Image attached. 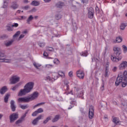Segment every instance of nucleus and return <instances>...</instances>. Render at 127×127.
I'll return each instance as SVG.
<instances>
[{
  "mask_svg": "<svg viewBox=\"0 0 127 127\" xmlns=\"http://www.w3.org/2000/svg\"><path fill=\"white\" fill-rule=\"evenodd\" d=\"M122 83V86L123 88L127 86V71H125L124 73L120 72L115 82V85L119 86Z\"/></svg>",
  "mask_w": 127,
  "mask_h": 127,
  "instance_id": "1",
  "label": "nucleus"
},
{
  "mask_svg": "<svg viewBox=\"0 0 127 127\" xmlns=\"http://www.w3.org/2000/svg\"><path fill=\"white\" fill-rule=\"evenodd\" d=\"M34 86V83L32 82H28L24 87V89H22L20 90L18 94L19 97H22V96H25L26 94L30 93L33 87Z\"/></svg>",
  "mask_w": 127,
  "mask_h": 127,
  "instance_id": "2",
  "label": "nucleus"
},
{
  "mask_svg": "<svg viewBox=\"0 0 127 127\" xmlns=\"http://www.w3.org/2000/svg\"><path fill=\"white\" fill-rule=\"evenodd\" d=\"M0 60L2 63H10L11 59L10 58H7L5 55V52L3 50H0Z\"/></svg>",
  "mask_w": 127,
  "mask_h": 127,
  "instance_id": "3",
  "label": "nucleus"
},
{
  "mask_svg": "<svg viewBox=\"0 0 127 127\" xmlns=\"http://www.w3.org/2000/svg\"><path fill=\"white\" fill-rule=\"evenodd\" d=\"M122 52H114V56H111V60L113 62H118L122 60Z\"/></svg>",
  "mask_w": 127,
  "mask_h": 127,
  "instance_id": "4",
  "label": "nucleus"
},
{
  "mask_svg": "<svg viewBox=\"0 0 127 127\" xmlns=\"http://www.w3.org/2000/svg\"><path fill=\"white\" fill-rule=\"evenodd\" d=\"M29 112V110H26V112H25V114H24L19 120L16 121L15 122L16 125H18V124H21L22 122H24L25 121V118L26 117V115L28 114Z\"/></svg>",
  "mask_w": 127,
  "mask_h": 127,
  "instance_id": "5",
  "label": "nucleus"
},
{
  "mask_svg": "<svg viewBox=\"0 0 127 127\" xmlns=\"http://www.w3.org/2000/svg\"><path fill=\"white\" fill-rule=\"evenodd\" d=\"M19 80H20V77L16 75H14L12 76L10 79V84L11 85H14V84L18 83V82H19Z\"/></svg>",
  "mask_w": 127,
  "mask_h": 127,
  "instance_id": "6",
  "label": "nucleus"
},
{
  "mask_svg": "<svg viewBox=\"0 0 127 127\" xmlns=\"http://www.w3.org/2000/svg\"><path fill=\"white\" fill-rule=\"evenodd\" d=\"M18 119V113H13L9 116V120L10 124L13 123L15 122L16 120Z\"/></svg>",
  "mask_w": 127,
  "mask_h": 127,
  "instance_id": "7",
  "label": "nucleus"
},
{
  "mask_svg": "<svg viewBox=\"0 0 127 127\" xmlns=\"http://www.w3.org/2000/svg\"><path fill=\"white\" fill-rule=\"evenodd\" d=\"M76 75L77 77L81 80H83V79H84V77H85V73H84V71L81 69H79L76 71Z\"/></svg>",
  "mask_w": 127,
  "mask_h": 127,
  "instance_id": "8",
  "label": "nucleus"
},
{
  "mask_svg": "<svg viewBox=\"0 0 127 127\" xmlns=\"http://www.w3.org/2000/svg\"><path fill=\"white\" fill-rule=\"evenodd\" d=\"M39 93L38 92L35 91L33 94L31 95V97H28L29 98V101L30 102L31 101H33V100H35V99H37L38 98Z\"/></svg>",
  "mask_w": 127,
  "mask_h": 127,
  "instance_id": "9",
  "label": "nucleus"
},
{
  "mask_svg": "<svg viewBox=\"0 0 127 127\" xmlns=\"http://www.w3.org/2000/svg\"><path fill=\"white\" fill-rule=\"evenodd\" d=\"M28 97H20L18 99V103H29Z\"/></svg>",
  "mask_w": 127,
  "mask_h": 127,
  "instance_id": "10",
  "label": "nucleus"
},
{
  "mask_svg": "<svg viewBox=\"0 0 127 127\" xmlns=\"http://www.w3.org/2000/svg\"><path fill=\"white\" fill-rule=\"evenodd\" d=\"M88 116L89 119H93L94 118V107L90 106L89 110Z\"/></svg>",
  "mask_w": 127,
  "mask_h": 127,
  "instance_id": "11",
  "label": "nucleus"
},
{
  "mask_svg": "<svg viewBox=\"0 0 127 127\" xmlns=\"http://www.w3.org/2000/svg\"><path fill=\"white\" fill-rule=\"evenodd\" d=\"M127 62L126 61H123L122 63L119 65V69L120 70H123V69H125V68H127Z\"/></svg>",
  "mask_w": 127,
  "mask_h": 127,
  "instance_id": "12",
  "label": "nucleus"
},
{
  "mask_svg": "<svg viewBox=\"0 0 127 127\" xmlns=\"http://www.w3.org/2000/svg\"><path fill=\"white\" fill-rule=\"evenodd\" d=\"M88 16L89 18H93L94 17V9L92 8L88 10Z\"/></svg>",
  "mask_w": 127,
  "mask_h": 127,
  "instance_id": "13",
  "label": "nucleus"
},
{
  "mask_svg": "<svg viewBox=\"0 0 127 127\" xmlns=\"http://www.w3.org/2000/svg\"><path fill=\"white\" fill-rule=\"evenodd\" d=\"M15 102L13 100H11L10 101V108L12 112H15V109H16V106L14 104Z\"/></svg>",
  "mask_w": 127,
  "mask_h": 127,
  "instance_id": "14",
  "label": "nucleus"
},
{
  "mask_svg": "<svg viewBox=\"0 0 127 127\" xmlns=\"http://www.w3.org/2000/svg\"><path fill=\"white\" fill-rule=\"evenodd\" d=\"M7 91V86H3L2 88L0 89V94L1 95H3Z\"/></svg>",
  "mask_w": 127,
  "mask_h": 127,
  "instance_id": "15",
  "label": "nucleus"
},
{
  "mask_svg": "<svg viewBox=\"0 0 127 127\" xmlns=\"http://www.w3.org/2000/svg\"><path fill=\"white\" fill-rule=\"evenodd\" d=\"M123 41V38L121 36L116 38V40H113V43H121Z\"/></svg>",
  "mask_w": 127,
  "mask_h": 127,
  "instance_id": "16",
  "label": "nucleus"
},
{
  "mask_svg": "<svg viewBox=\"0 0 127 127\" xmlns=\"http://www.w3.org/2000/svg\"><path fill=\"white\" fill-rule=\"evenodd\" d=\"M19 5L17 4L16 2H13L12 3V4L10 6V8H12V9H16V8H18Z\"/></svg>",
  "mask_w": 127,
  "mask_h": 127,
  "instance_id": "17",
  "label": "nucleus"
},
{
  "mask_svg": "<svg viewBox=\"0 0 127 127\" xmlns=\"http://www.w3.org/2000/svg\"><path fill=\"white\" fill-rule=\"evenodd\" d=\"M114 52H122V49L121 47L118 46H115L113 47Z\"/></svg>",
  "mask_w": 127,
  "mask_h": 127,
  "instance_id": "18",
  "label": "nucleus"
},
{
  "mask_svg": "<svg viewBox=\"0 0 127 127\" xmlns=\"http://www.w3.org/2000/svg\"><path fill=\"white\" fill-rule=\"evenodd\" d=\"M59 119H60V115H56L52 120V123H56V122H58L59 121Z\"/></svg>",
  "mask_w": 127,
  "mask_h": 127,
  "instance_id": "19",
  "label": "nucleus"
},
{
  "mask_svg": "<svg viewBox=\"0 0 127 127\" xmlns=\"http://www.w3.org/2000/svg\"><path fill=\"white\" fill-rule=\"evenodd\" d=\"M21 85V83H17L14 87L11 88V90H12V91H15V90H17V89H18V87H20Z\"/></svg>",
  "mask_w": 127,
  "mask_h": 127,
  "instance_id": "20",
  "label": "nucleus"
},
{
  "mask_svg": "<svg viewBox=\"0 0 127 127\" xmlns=\"http://www.w3.org/2000/svg\"><path fill=\"white\" fill-rule=\"evenodd\" d=\"M127 26V23H122L120 25V29H121V30H125Z\"/></svg>",
  "mask_w": 127,
  "mask_h": 127,
  "instance_id": "21",
  "label": "nucleus"
},
{
  "mask_svg": "<svg viewBox=\"0 0 127 127\" xmlns=\"http://www.w3.org/2000/svg\"><path fill=\"white\" fill-rule=\"evenodd\" d=\"M10 96V94L7 93L5 94L4 98V103H7L8 102V99L9 97Z\"/></svg>",
  "mask_w": 127,
  "mask_h": 127,
  "instance_id": "22",
  "label": "nucleus"
},
{
  "mask_svg": "<svg viewBox=\"0 0 127 127\" xmlns=\"http://www.w3.org/2000/svg\"><path fill=\"white\" fill-rule=\"evenodd\" d=\"M40 4V3L39 1H36V0H33L31 3V5H33L34 6H37Z\"/></svg>",
  "mask_w": 127,
  "mask_h": 127,
  "instance_id": "23",
  "label": "nucleus"
},
{
  "mask_svg": "<svg viewBox=\"0 0 127 127\" xmlns=\"http://www.w3.org/2000/svg\"><path fill=\"white\" fill-rule=\"evenodd\" d=\"M57 73L59 77H61L62 78L65 77V73L63 71H59Z\"/></svg>",
  "mask_w": 127,
  "mask_h": 127,
  "instance_id": "24",
  "label": "nucleus"
},
{
  "mask_svg": "<svg viewBox=\"0 0 127 127\" xmlns=\"http://www.w3.org/2000/svg\"><path fill=\"white\" fill-rule=\"evenodd\" d=\"M64 5V3L62 2H59L56 4V7H59L60 8H61L62 6Z\"/></svg>",
  "mask_w": 127,
  "mask_h": 127,
  "instance_id": "25",
  "label": "nucleus"
},
{
  "mask_svg": "<svg viewBox=\"0 0 127 127\" xmlns=\"http://www.w3.org/2000/svg\"><path fill=\"white\" fill-rule=\"evenodd\" d=\"M76 103L75 101H72L70 103L69 106L70 107L68 108V110H71V109H72L73 108V107H74V106H75V105H76Z\"/></svg>",
  "mask_w": 127,
  "mask_h": 127,
  "instance_id": "26",
  "label": "nucleus"
},
{
  "mask_svg": "<svg viewBox=\"0 0 127 127\" xmlns=\"http://www.w3.org/2000/svg\"><path fill=\"white\" fill-rule=\"evenodd\" d=\"M51 116H49L45 120H44L43 122V124H44V125H46L47 123H48V122H49V121H51Z\"/></svg>",
  "mask_w": 127,
  "mask_h": 127,
  "instance_id": "27",
  "label": "nucleus"
},
{
  "mask_svg": "<svg viewBox=\"0 0 127 127\" xmlns=\"http://www.w3.org/2000/svg\"><path fill=\"white\" fill-rule=\"evenodd\" d=\"M53 76H54V78H52L53 79V81H55V80H57V79L59 78V75H58V74L57 73V72L54 73Z\"/></svg>",
  "mask_w": 127,
  "mask_h": 127,
  "instance_id": "28",
  "label": "nucleus"
},
{
  "mask_svg": "<svg viewBox=\"0 0 127 127\" xmlns=\"http://www.w3.org/2000/svg\"><path fill=\"white\" fill-rule=\"evenodd\" d=\"M33 18V16H32V15L29 16V17L28 18V19L27 20V23L28 24H30V21H31Z\"/></svg>",
  "mask_w": 127,
  "mask_h": 127,
  "instance_id": "29",
  "label": "nucleus"
},
{
  "mask_svg": "<svg viewBox=\"0 0 127 127\" xmlns=\"http://www.w3.org/2000/svg\"><path fill=\"white\" fill-rule=\"evenodd\" d=\"M29 106L28 105H20L19 106V107L20 109H22V110H26V109H28L29 108Z\"/></svg>",
  "mask_w": 127,
  "mask_h": 127,
  "instance_id": "30",
  "label": "nucleus"
},
{
  "mask_svg": "<svg viewBox=\"0 0 127 127\" xmlns=\"http://www.w3.org/2000/svg\"><path fill=\"white\" fill-rule=\"evenodd\" d=\"M113 122L115 124V125H118L119 123H120V120L118 118H114L113 119Z\"/></svg>",
  "mask_w": 127,
  "mask_h": 127,
  "instance_id": "31",
  "label": "nucleus"
},
{
  "mask_svg": "<svg viewBox=\"0 0 127 127\" xmlns=\"http://www.w3.org/2000/svg\"><path fill=\"white\" fill-rule=\"evenodd\" d=\"M12 42H13V41H10L5 43L4 45H5V46H6V47H8V46H10V45L12 44Z\"/></svg>",
  "mask_w": 127,
  "mask_h": 127,
  "instance_id": "32",
  "label": "nucleus"
},
{
  "mask_svg": "<svg viewBox=\"0 0 127 127\" xmlns=\"http://www.w3.org/2000/svg\"><path fill=\"white\" fill-rule=\"evenodd\" d=\"M33 65L35 68L38 69V67H41V64L37 63H33Z\"/></svg>",
  "mask_w": 127,
  "mask_h": 127,
  "instance_id": "33",
  "label": "nucleus"
},
{
  "mask_svg": "<svg viewBox=\"0 0 127 127\" xmlns=\"http://www.w3.org/2000/svg\"><path fill=\"white\" fill-rule=\"evenodd\" d=\"M20 34V31H17L16 33L13 36V38L18 37Z\"/></svg>",
  "mask_w": 127,
  "mask_h": 127,
  "instance_id": "34",
  "label": "nucleus"
},
{
  "mask_svg": "<svg viewBox=\"0 0 127 127\" xmlns=\"http://www.w3.org/2000/svg\"><path fill=\"white\" fill-rule=\"evenodd\" d=\"M38 121L37 120V119L36 118L35 119H34L32 122V125H33V126H36V125H37L38 123Z\"/></svg>",
  "mask_w": 127,
  "mask_h": 127,
  "instance_id": "35",
  "label": "nucleus"
},
{
  "mask_svg": "<svg viewBox=\"0 0 127 127\" xmlns=\"http://www.w3.org/2000/svg\"><path fill=\"white\" fill-rule=\"evenodd\" d=\"M46 50L47 51L52 52V51H54V49L53 47H47Z\"/></svg>",
  "mask_w": 127,
  "mask_h": 127,
  "instance_id": "36",
  "label": "nucleus"
},
{
  "mask_svg": "<svg viewBox=\"0 0 127 127\" xmlns=\"http://www.w3.org/2000/svg\"><path fill=\"white\" fill-rule=\"evenodd\" d=\"M45 80H46V81H47V80H49V81H50V82H53V79L51 78L50 77V76H46V77L45 78Z\"/></svg>",
  "mask_w": 127,
  "mask_h": 127,
  "instance_id": "37",
  "label": "nucleus"
},
{
  "mask_svg": "<svg viewBox=\"0 0 127 127\" xmlns=\"http://www.w3.org/2000/svg\"><path fill=\"white\" fill-rule=\"evenodd\" d=\"M109 74V68L108 66L106 67V70H105V77H108V75Z\"/></svg>",
  "mask_w": 127,
  "mask_h": 127,
  "instance_id": "38",
  "label": "nucleus"
},
{
  "mask_svg": "<svg viewBox=\"0 0 127 127\" xmlns=\"http://www.w3.org/2000/svg\"><path fill=\"white\" fill-rule=\"evenodd\" d=\"M84 95V93H83V92H80L79 93H78L77 97H78V98H81L82 99H84V97H83V96Z\"/></svg>",
  "mask_w": 127,
  "mask_h": 127,
  "instance_id": "39",
  "label": "nucleus"
},
{
  "mask_svg": "<svg viewBox=\"0 0 127 127\" xmlns=\"http://www.w3.org/2000/svg\"><path fill=\"white\" fill-rule=\"evenodd\" d=\"M54 64H56V65H58V64L60 63V62L58 59H55L54 60Z\"/></svg>",
  "mask_w": 127,
  "mask_h": 127,
  "instance_id": "40",
  "label": "nucleus"
},
{
  "mask_svg": "<svg viewBox=\"0 0 127 127\" xmlns=\"http://www.w3.org/2000/svg\"><path fill=\"white\" fill-rule=\"evenodd\" d=\"M105 82H106V80H104V79H102V87L101 88V91H103L104 90V88H105Z\"/></svg>",
  "mask_w": 127,
  "mask_h": 127,
  "instance_id": "41",
  "label": "nucleus"
},
{
  "mask_svg": "<svg viewBox=\"0 0 127 127\" xmlns=\"http://www.w3.org/2000/svg\"><path fill=\"white\" fill-rule=\"evenodd\" d=\"M62 16L61 14H57L56 15V19L57 20H59V19H61Z\"/></svg>",
  "mask_w": 127,
  "mask_h": 127,
  "instance_id": "42",
  "label": "nucleus"
},
{
  "mask_svg": "<svg viewBox=\"0 0 127 127\" xmlns=\"http://www.w3.org/2000/svg\"><path fill=\"white\" fill-rule=\"evenodd\" d=\"M123 50L124 52V53H127V47L126 46V45H123Z\"/></svg>",
  "mask_w": 127,
  "mask_h": 127,
  "instance_id": "43",
  "label": "nucleus"
},
{
  "mask_svg": "<svg viewBox=\"0 0 127 127\" xmlns=\"http://www.w3.org/2000/svg\"><path fill=\"white\" fill-rule=\"evenodd\" d=\"M80 55L81 56H84V57H86L88 55V52L86 51L84 52H82L81 54H80Z\"/></svg>",
  "mask_w": 127,
  "mask_h": 127,
  "instance_id": "44",
  "label": "nucleus"
},
{
  "mask_svg": "<svg viewBox=\"0 0 127 127\" xmlns=\"http://www.w3.org/2000/svg\"><path fill=\"white\" fill-rule=\"evenodd\" d=\"M37 112H38V114H41V113H43V109L40 108L37 110Z\"/></svg>",
  "mask_w": 127,
  "mask_h": 127,
  "instance_id": "45",
  "label": "nucleus"
},
{
  "mask_svg": "<svg viewBox=\"0 0 127 127\" xmlns=\"http://www.w3.org/2000/svg\"><path fill=\"white\" fill-rule=\"evenodd\" d=\"M28 8H29V5H28L22 7V9H24V10H27Z\"/></svg>",
  "mask_w": 127,
  "mask_h": 127,
  "instance_id": "46",
  "label": "nucleus"
},
{
  "mask_svg": "<svg viewBox=\"0 0 127 127\" xmlns=\"http://www.w3.org/2000/svg\"><path fill=\"white\" fill-rule=\"evenodd\" d=\"M38 114L39 113L37 112V111H36L32 113V117H36V116H37V115H38Z\"/></svg>",
  "mask_w": 127,
  "mask_h": 127,
  "instance_id": "47",
  "label": "nucleus"
},
{
  "mask_svg": "<svg viewBox=\"0 0 127 127\" xmlns=\"http://www.w3.org/2000/svg\"><path fill=\"white\" fill-rule=\"evenodd\" d=\"M2 7L3 8H6V7H7V3L6 2V1H4V4L3 5Z\"/></svg>",
  "mask_w": 127,
  "mask_h": 127,
  "instance_id": "48",
  "label": "nucleus"
},
{
  "mask_svg": "<svg viewBox=\"0 0 127 127\" xmlns=\"http://www.w3.org/2000/svg\"><path fill=\"white\" fill-rule=\"evenodd\" d=\"M38 45L40 47H44V46H45V44L44 43H39Z\"/></svg>",
  "mask_w": 127,
  "mask_h": 127,
  "instance_id": "49",
  "label": "nucleus"
},
{
  "mask_svg": "<svg viewBox=\"0 0 127 127\" xmlns=\"http://www.w3.org/2000/svg\"><path fill=\"white\" fill-rule=\"evenodd\" d=\"M122 106H124V107H127V102L126 101H123L122 103Z\"/></svg>",
  "mask_w": 127,
  "mask_h": 127,
  "instance_id": "50",
  "label": "nucleus"
},
{
  "mask_svg": "<svg viewBox=\"0 0 127 127\" xmlns=\"http://www.w3.org/2000/svg\"><path fill=\"white\" fill-rule=\"evenodd\" d=\"M6 29L8 30V31H11L12 30H11V27L10 26H6Z\"/></svg>",
  "mask_w": 127,
  "mask_h": 127,
  "instance_id": "51",
  "label": "nucleus"
},
{
  "mask_svg": "<svg viewBox=\"0 0 127 127\" xmlns=\"http://www.w3.org/2000/svg\"><path fill=\"white\" fill-rule=\"evenodd\" d=\"M11 26L12 27H17V26H18V24L17 23H14Z\"/></svg>",
  "mask_w": 127,
  "mask_h": 127,
  "instance_id": "52",
  "label": "nucleus"
},
{
  "mask_svg": "<svg viewBox=\"0 0 127 127\" xmlns=\"http://www.w3.org/2000/svg\"><path fill=\"white\" fill-rule=\"evenodd\" d=\"M46 68H52V67H53V65L52 64H46Z\"/></svg>",
  "mask_w": 127,
  "mask_h": 127,
  "instance_id": "53",
  "label": "nucleus"
},
{
  "mask_svg": "<svg viewBox=\"0 0 127 127\" xmlns=\"http://www.w3.org/2000/svg\"><path fill=\"white\" fill-rule=\"evenodd\" d=\"M95 10H96V12H97V13L100 12V9L99 8V7H98V6H96Z\"/></svg>",
  "mask_w": 127,
  "mask_h": 127,
  "instance_id": "54",
  "label": "nucleus"
},
{
  "mask_svg": "<svg viewBox=\"0 0 127 127\" xmlns=\"http://www.w3.org/2000/svg\"><path fill=\"white\" fill-rule=\"evenodd\" d=\"M43 116H42V115H40L37 118H36V119L39 121V120H41V118L43 117Z\"/></svg>",
  "mask_w": 127,
  "mask_h": 127,
  "instance_id": "55",
  "label": "nucleus"
},
{
  "mask_svg": "<svg viewBox=\"0 0 127 127\" xmlns=\"http://www.w3.org/2000/svg\"><path fill=\"white\" fill-rule=\"evenodd\" d=\"M68 76H69V77H73V71H70L68 73Z\"/></svg>",
  "mask_w": 127,
  "mask_h": 127,
  "instance_id": "56",
  "label": "nucleus"
},
{
  "mask_svg": "<svg viewBox=\"0 0 127 127\" xmlns=\"http://www.w3.org/2000/svg\"><path fill=\"white\" fill-rule=\"evenodd\" d=\"M64 85H66V86H68V84H69V82H68V81H67V80H64Z\"/></svg>",
  "mask_w": 127,
  "mask_h": 127,
  "instance_id": "57",
  "label": "nucleus"
},
{
  "mask_svg": "<svg viewBox=\"0 0 127 127\" xmlns=\"http://www.w3.org/2000/svg\"><path fill=\"white\" fill-rule=\"evenodd\" d=\"M43 55L45 57H47V56H48V54L47 52H44Z\"/></svg>",
  "mask_w": 127,
  "mask_h": 127,
  "instance_id": "58",
  "label": "nucleus"
},
{
  "mask_svg": "<svg viewBox=\"0 0 127 127\" xmlns=\"http://www.w3.org/2000/svg\"><path fill=\"white\" fill-rule=\"evenodd\" d=\"M118 69V67L115 66L114 67V68L112 69V71H113V72H116V71H117V69Z\"/></svg>",
  "mask_w": 127,
  "mask_h": 127,
  "instance_id": "59",
  "label": "nucleus"
},
{
  "mask_svg": "<svg viewBox=\"0 0 127 127\" xmlns=\"http://www.w3.org/2000/svg\"><path fill=\"white\" fill-rule=\"evenodd\" d=\"M36 10H37V9H36V8H33L31 11H32V12H35V11H36Z\"/></svg>",
  "mask_w": 127,
  "mask_h": 127,
  "instance_id": "60",
  "label": "nucleus"
},
{
  "mask_svg": "<svg viewBox=\"0 0 127 127\" xmlns=\"http://www.w3.org/2000/svg\"><path fill=\"white\" fill-rule=\"evenodd\" d=\"M23 37H24V35H20L19 37V39H21V38H23Z\"/></svg>",
  "mask_w": 127,
  "mask_h": 127,
  "instance_id": "61",
  "label": "nucleus"
},
{
  "mask_svg": "<svg viewBox=\"0 0 127 127\" xmlns=\"http://www.w3.org/2000/svg\"><path fill=\"white\" fill-rule=\"evenodd\" d=\"M39 106H40V104H37V105H35L34 107H33V109H35V108L37 107H39Z\"/></svg>",
  "mask_w": 127,
  "mask_h": 127,
  "instance_id": "62",
  "label": "nucleus"
},
{
  "mask_svg": "<svg viewBox=\"0 0 127 127\" xmlns=\"http://www.w3.org/2000/svg\"><path fill=\"white\" fill-rule=\"evenodd\" d=\"M23 2H24V3H28V2H29V1H28V0H24Z\"/></svg>",
  "mask_w": 127,
  "mask_h": 127,
  "instance_id": "63",
  "label": "nucleus"
},
{
  "mask_svg": "<svg viewBox=\"0 0 127 127\" xmlns=\"http://www.w3.org/2000/svg\"><path fill=\"white\" fill-rule=\"evenodd\" d=\"M113 104L114 105H116V106H118V105H119V104L118 103V102H117L116 101H113Z\"/></svg>",
  "mask_w": 127,
  "mask_h": 127,
  "instance_id": "64",
  "label": "nucleus"
}]
</instances>
